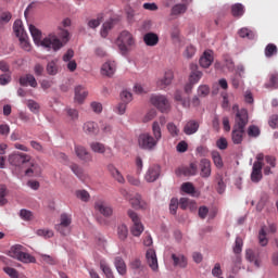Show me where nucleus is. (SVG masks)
<instances>
[{
    "mask_svg": "<svg viewBox=\"0 0 278 278\" xmlns=\"http://www.w3.org/2000/svg\"><path fill=\"white\" fill-rule=\"evenodd\" d=\"M83 129L88 136H96V134H99V125L94 122H86Z\"/></svg>",
    "mask_w": 278,
    "mask_h": 278,
    "instance_id": "32",
    "label": "nucleus"
},
{
    "mask_svg": "<svg viewBox=\"0 0 278 278\" xmlns=\"http://www.w3.org/2000/svg\"><path fill=\"white\" fill-rule=\"evenodd\" d=\"M29 31L35 45H41V47H45L46 49H53L54 51H60V49H62V47H64L66 42L71 40V35L66 29H61L59 31V37L55 36V34H50L43 40L42 33L38 28H36V26L30 25Z\"/></svg>",
    "mask_w": 278,
    "mask_h": 278,
    "instance_id": "1",
    "label": "nucleus"
},
{
    "mask_svg": "<svg viewBox=\"0 0 278 278\" xmlns=\"http://www.w3.org/2000/svg\"><path fill=\"white\" fill-rule=\"evenodd\" d=\"M242 247H244V241L240 237H237L235 241L233 253L237 255L242 253Z\"/></svg>",
    "mask_w": 278,
    "mask_h": 278,
    "instance_id": "51",
    "label": "nucleus"
},
{
    "mask_svg": "<svg viewBox=\"0 0 278 278\" xmlns=\"http://www.w3.org/2000/svg\"><path fill=\"white\" fill-rule=\"evenodd\" d=\"M90 149L93 153H99L100 155L106 153V157H112L114 155V153H112V148H108L105 144L99 141L91 142Z\"/></svg>",
    "mask_w": 278,
    "mask_h": 278,
    "instance_id": "11",
    "label": "nucleus"
},
{
    "mask_svg": "<svg viewBox=\"0 0 278 278\" xmlns=\"http://www.w3.org/2000/svg\"><path fill=\"white\" fill-rule=\"evenodd\" d=\"M194 53H197V48H194V46L192 45L187 46L184 52V58H187V60H190L191 58H194Z\"/></svg>",
    "mask_w": 278,
    "mask_h": 278,
    "instance_id": "52",
    "label": "nucleus"
},
{
    "mask_svg": "<svg viewBox=\"0 0 278 278\" xmlns=\"http://www.w3.org/2000/svg\"><path fill=\"white\" fill-rule=\"evenodd\" d=\"M211 155H212V160H213V162H214L216 168H223L224 163H223V157L220 156V152H218V151H213V152L211 153Z\"/></svg>",
    "mask_w": 278,
    "mask_h": 278,
    "instance_id": "44",
    "label": "nucleus"
},
{
    "mask_svg": "<svg viewBox=\"0 0 278 278\" xmlns=\"http://www.w3.org/2000/svg\"><path fill=\"white\" fill-rule=\"evenodd\" d=\"M129 203L135 210H149V203L142 200V195L138 193L129 199Z\"/></svg>",
    "mask_w": 278,
    "mask_h": 278,
    "instance_id": "15",
    "label": "nucleus"
},
{
    "mask_svg": "<svg viewBox=\"0 0 278 278\" xmlns=\"http://www.w3.org/2000/svg\"><path fill=\"white\" fill-rule=\"evenodd\" d=\"M90 108L96 114L103 112V104H101V102H91Z\"/></svg>",
    "mask_w": 278,
    "mask_h": 278,
    "instance_id": "63",
    "label": "nucleus"
},
{
    "mask_svg": "<svg viewBox=\"0 0 278 278\" xmlns=\"http://www.w3.org/2000/svg\"><path fill=\"white\" fill-rule=\"evenodd\" d=\"M240 38H248L249 40H253L255 38V31L251 30V28L243 27L238 31Z\"/></svg>",
    "mask_w": 278,
    "mask_h": 278,
    "instance_id": "40",
    "label": "nucleus"
},
{
    "mask_svg": "<svg viewBox=\"0 0 278 278\" xmlns=\"http://www.w3.org/2000/svg\"><path fill=\"white\" fill-rule=\"evenodd\" d=\"M118 24V18H110L106 22L102 24V27L100 29V36L101 38H105L110 35V31L114 29V26Z\"/></svg>",
    "mask_w": 278,
    "mask_h": 278,
    "instance_id": "16",
    "label": "nucleus"
},
{
    "mask_svg": "<svg viewBox=\"0 0 278 278\" xmlns=\"http://www.w3.org/2000/svg\"><path fill=\"white\" fill-rule=\"evenodd\" d=\"M245 260H248V262H253L256 268H260L262 264V261H260V254L251 249L245 251Z\"/></svg>",
    "mask_w": 278,
    "mask_h": 278,
    "instance_id": "28",
    "label": "nucleus"
},
{
    "mask_svg": "<svg viewBox=\"0 0 278 278\" xmlns=\"http://www.w3.org/2000/svg\"><path fill=\"white\" fill-rule=\"evenodd\" d=\"M262 162H254L251 173V181H253V184H260V181H262Z\"/></svg>",
    "mask_w": 278,
    "mask_h": 278,
    "instance_id": "17",
    "label": "nucleus"
},
{
    "mask_svg": "<svg viewBox=\"0 0 278 278\" xmlns=\"http://www.w3.org/2000/svg\"><path fill=\"white\" fill-rule=\"evenodd\" d=\"M25 251V248L21 244H16L11 247L9 251L10 257H13V260H20L21 255H23V252Z\"/></svg>",
    "mask_w": 278,
    "mask_h": 278,
    "instance_id": "35",
    "label": "nucleus"
},
{
    "mask_svg": "<svg viewBox=\"0 0 278 278\" xmlns=\"http://www.w3.org/2000/svg\"><path fill=\"white\" fill-rule=\"evenodd\" d=\"M41 260L46 264H50V266H55V264H58V260H55V257H53L51 255L41 254Z\"/></svg>",
    "mask_w": 278,
    "mask_h": 278,
    "instance_id": "58",
    "label": "nucleus"
},
{
    "mask_svg": "<svg viewBox=\"0 0 278 278\" xmlns=\"http://www.w3.org/2000/svg\"><path fill=\"white\" fill-rule=\"evenodd\" d=\"M231 14H232V16H237V17L243 16L244 15V5H242L241 3L233 4L231 7Z\"/></svg>",
    "mask_w": 278,
    "mask_h": 278,
    "instance_id": "43",
    "label": "nucleus"
},
{
    "mask_svg": "<svg viewBox=\"0 0 278 278\" xmlns=\"http://www.w3.org/2000/svg\"><path fill=\"white\" fill-rule=\"evenodd\" d=\"M108 170L112 175L113 179H115L118 184H125V177H123V174H121V170H118L114 164H109Z\"/></svg>",
    "mask_w": 278,
    "mask_h": 278,
    "instance_id": "29",
    "label": "nucleus"
},
{
    "mask_svg": "<svg viewBox=\"0 0 278 278\" xmlns=\"http://www.w3.org/2000/svg\"><path fill=\"white\" fill-rule=\"evenodd\" d=\"M46 71H47L48 75H55L56 73H59L60 67L58 66V62L50 61L47 64Z\"/></svg>",
    "mask_w": 278,
    "mask_h": 278,
    "instance_id": "46",
    "label": "nucleus"
},
{
    "mask_svg": "<svg viewBox=\"0 0 278 278\" xmlns=\"http://www.w3.org/2000/svg\"><path fill=\"white\" fill-rule=\"evenodd\" d=\"M277 53H278V48L275 43H268L265 47V56L273 58V55H277Z\"/></svg>",
    "mask_w": 278,
    "mask_h": 278,
    "instance_id": "45",
    "label": "nucleus"
},
{
    "mask_svg": "<svg viewBox=\"0 0 278 278\" xmlns=\"http://www.w3.org/2000/svg\"><path fill=\"white\" fill-rule=\"evenodd\" d=\"M265 88H278V74L273 73L269 75V83L265 84Z\"/></svg>",
    "mask_w": 278,
    "mask_h": 278,
    "instance_id": "48",
    "label": "nucleus"
},
{
    "mask_svg": "<svg viewBox=\"0 0 278 278\" xmlns=\"http://www.w3.org/2000/svg\"><path fill=\"white\" fill-rule=\"evenodd\" d=\"M177 175H184L185 177H192L197 175V164L191 163L189 166L180 167L176 170Z\"/></svg>",
    "mask_w": 278,
    "mask_h": 278,
    "instance_id": "21",
    "label": "nucleus"
},
{
    "mask_svg": "<svg viewBox=\"0 0 278 278\" xmlns=\"http://www.w3.org/2000/svg\"><path fill=\"white\" fill-rule=\"evenodd\" d=\"M94 210H96V212H99V214H102V216H105L106 218L112 216V214L114 212L112 210V206L108 205V203H105L102 200L96 201Z\"/></svg>",
    "mask_w": 278,
    "mask_h": 278,
    "instance_id": "14",
    "label": "nucleus"
},
{
    "mask_svg": "<svg viewBox=\"0 0 278 278\" xmlns=\"http://www.w3.org/2000/svg\"><path fill=\"white\" fill-rule=\"evenodd\" d=\"M30 161L31 156L22 152H13L8 156L9 164H11V166H15V168L27 166V163Z\"/></svg>",
    "mask_w": 278,
    "mask_h": 278,
    "instance_id": "6",
    "label": "nucleus"
},
{
    "mask_svg": "<svg viewBox=\"0 0 278 278\" xmlns=\"http://www.w3.org/2000/svg\"><path fill=\"white\" fill-rule=\"evenodd\" d=\"M86 97H88V90L86 87L78 85L75 87V101L77 103H84L86 101Z\"/></svg>",
    "mask_w": 278,
    "mask_h": 278,
    "instance_id": "25",
    "label": "nucleus"
},
{
    "mask_svg": "<svg viewBox=\"0 0 278 278\" xmlns=\"http://www.w3.org/2000/svg\"><path fill=\"white\" fill-rule=\"evenodd\" d=\"M115 112H116V114H119V116H123V114H125V112H127V103H125V102H119V103L115 106Z\"/></svg>",
    "mask_w": 278,
    "mask_h": 278,
    "instance_id": "61",
    "label": "nucleus"
},
{
    "mask_svg": "<svg viewBox=\"0 0 278 278\" xmlns=\"http://www.w3.org/2000/svg\"><path fill=\"white\" fill-rule=\"evenodd\" d=\"M116 45L123 55L129 53L131 48L136 46V39H134V35L128 30H123L117 37Z\"/></svg>",
    "mask_w": 278,
    "mask_h": 278,
    "instance_id": "4",
    "label": "nucleus"
},
{
    "mask_svg": "<svg viewBox=\"0 0 278 278\" xmlns=\"http://www.w3.org/2000/svg\"><path fill=\"white\" fill-rule=\"evenodd\" d=\"M188 11V5L186 4H175L172 8V14L173 16H179V14H186V12Z\"/></svg>",
    "mask_w": 278,
    "mask_h": 278,
    "instance_id": "39",
    "label": "nucleus"
},
{
    "mask_svg": "<svg viewBox=\"0 0 278 278\" xmlns=\"http://www.w3.org/2000/svg\"><path fill=\"white\" fill-rule=\"evenodd\" d=\"M212 62H214V52L207 50L200 58V66H202V68H210V66H212Z\"/></svg>",
    "mask_w": 278,
    "mask_h": 278,
    "instance_id": "20",
    "label": "nucleus"
},
{
    "mask_svg": "<svg viewBox=\"0 0 278 278\" xmlns=\"http://www.w3.org/2000/svg\"><path fill=\"white\" fill-rule=\"evenodd\" d=\"M117 236L122 241L127 240V236H129V229L127 228V225L121 224L117 227Z\"/></svg>",
    "mask_w": 278,
    "mask_h": 278,
    "instance_id": "38",
    "label": "nucleus"
},
{
    "mask_svg": "<svg viewBox=\"0 0 278 278\" xmlns=\"http://www.w3.org/2000/svg\"><path fill=\"white\" fill-rule=\"evenodd\" d=\"M157 177H160V166H152L148 169L144 179L149 184H153V181H156Z\"/></svg>",
    "mask_w": 278,
    "mask_h": 278,
    "instance_id": "26",
    "label": "nucleus"
},
{
    "mask_svg": "<svg viewBox=\"0 0 278 278\" xmlns=\"http://www.w3.org/2000/svg\"><path fill=\"white\" fill-rule=\"evenodd\" d=\"M182 192H186V194H194L197 190L194 189V185L192 182H185L181 185Z\"/></svg>",
    "mask_w": 278,
    "mask_h": 278,
    "instance_id": "50",
    "label": "nucleus"
},
{
    "mask_svg": "<svg viewBox=\"0 0 278 278\" xmlns=\"http://www.w3.org/2000/svg\"><path fill=\"white\" fill-rule=\"evenodd\" d=\"M150 101L160 112H168L170 110V102H168L166 96H152Z\"/></svg>",
    "mask_w": 278,
    "mask_h": 278,
    "instance_id": "9",
    "label": "nucleus"
},
{
    "mask_svg": "<svg viewBox=\"0 0 278 278\" xmlns=\"http://www.w3.org/2000/svg\"><path fill=\"white\" fill-rule=\"evenodd\" d=\"M146 260L148 266L153 273H157L160 270V265L157 264V254L155 253V250L149 249L146 253Z\"/></svg>",
    "mask_w": 278,
    "mask_h": 278,
    "instance_id": "10",
    "label": "nucleus"
},
{
    "mask_svg": "<svg viewBox=\"0 0 278 278\" xmlns=\"http://www.w3.org/2000/svg\"><path fill=\"white\" fill-rule=\"evenodd\" d=\"M261 131H260V127L255 126V125H251L248 128V136H250V138H257V136H260Z\"/></svg>",
    "mask_w": 278,
    "mask_h": 278,
    "instance_id": "55",
    "label": "nucleus"
},
{
    "mask_svg": "<svg viewBox=\"0 0 278 278\" xmlns=\"http://www.w3.org/2000/svg\"><path fill=\"white\" fill-rule=\"evenodd\" d=\"M198 94L200 97H207L210 94V86H207V85H200L198 87Z\"/></svg>",
    "mask_w": 278,
    "mask_h": 278,
    "instance_id": "59",
    "label": "nucleus"
},
{
    "mask_svg": "<svg viewBox=\"0 0 278 278\" xmlns=\"http://www.w3.org/2000/svg\"><path fill=\"white\" fill-rule=\"evenodd\" d=\"M4 273H7V275H9V277H11V278L18 277V271L12 267H4Z\"/></svg>",
    "mask_w": 278,
    "mask_h": 278,
    "instance_id": "64",
    "label": "nucleus"
},
{
    "mask_svg": "<svg viewBox=\"0 0 278 278\" xmlns=\"http://www.w3.org/2000/svg\"><path fill=\"white\" fill-rule=\"evenodd\" d=\"M20 84L22 86H30V88H38V81L31 74H26L25 76L20 77Z\"/></svg>",
    "mask_w": 278,
    "mask_h": 278,
    "instance_id": "27",
    "label": "nucleus"
},
{
    "mask_svg": "<svg viewBox=\"0 0 278 278\" xmlns=\"http://www.w3.org/2000/svg\"><path fill=\"white\" fill-rule=\"evenodd\" d=\"M18 262H23V264H36V257L24 251L22 252Z\"/></svg>",
    "mask_w": 278,
    "mask_h": 278,
    "instance_id": "42",
    "label": "nucleus"
},
{
    "mask_svg": "<svg viewBox=\"0 0 278 278\" xmlns=\"http://www.w3.org/2000/svg\"><path fill=\"white\" fill-rule=\"evenodd\" d=\"M127 214L134 224L130 229L132 236L137 238L142 236V231H144V226L142 225V222H140V216H138V213L134 212L132 210H128Z\"/></svg>",
    "mask_w": 278,
    "mask_h": 278,
    "instance_id": "7",
    "label": "nucleus"
},
{
    "mask_svg": "<svg viewBox=\"0 0 278 278\" xmlns=\"http://www.w3.org/2000/svg\"><path fill=\"white\" fill-rule=\"evenodd\" d=\"M174 266L186 268L188 266V258L184 254H172Z\"/></svg>",
    "mask_w": 278,
    "mask_h": 278,
    "instance_id": "31",
    "label": "nucleus"
},
{
    "mask_svg": "<svg viewBox=\"0 0 278 278\" xmlns=\"http://www.w3.org/2000/svg\"><path fill=\"white\" fill-rule=\"evenodd\" d=\"M143 42L147 47H155L160 42V37L155 33H147L143 36Z\"/></svg>",
    "mask_w": 278,
    "mask_h": 278,
    "instance_id": "30",
    "label": "nucleus"
},
{
    "mask_svg": "<svg viewBox=\"0 0 278 278\" xmlns=\"http://www.w3.org/2000/svg\"><path fill=\"white\" fill-rule=\"evenodd\" d=\"M152 134L143 132L139 135L138 137V144L140 149H143L144 151H153L155 147H157V142L162 140V128L160 127V123L154 122L152 124Z\"/></svg>",
    "mask_w": 278,
    "mask_h": 278,
    "instance_id": "3",
    "label": "nucleus"
},
{
    "mask_svg": "<svg viewBox=\"0 0 278 278\" xmlns=\"http://www.w3.org/2000/svg\"><path fill=\"white\" fill-rule=\"evenodd\" d=\"M65 112L72 121H77L79 118V112L75 109L66 108Z\"/></svg>",
    "mask_w": 278,
    "mask_h": 278,
    "instance_id": "57",
    "label": "nucleus"
},
{
    "mask_svg": "<svg viewBox=\"0 0 278 278\" xmlns=\"http://www.w3.org/2000/svg\"><path fill=\"white\" fill-rule=\"evenodd\" d=\"M75 197H76V199H79L84 203H88V201H90V193L85 189L76 190Z\"/></svg>",
    "mask_w": 278,
    "mask_h": 278,
    "instance_id": "41",
    "label": "nucleus"
},
{
    "mask_svg": "<svg viewBox=\"0 0 278 278\" xmlns=\"http://www.w3.org/2000/svg\"><path fill=\"white\" fill-rule=\"evenodd\" d=\"M27 108L30 110V112H34V114H38V112H40V104L34 100L28 101Z\"/></svg>",
    "mask_w": 278,
    "mask_h": 278,
    "instance_id": "56",
    "label": "nucleus"
},
{
    "mask_svg": "<svg viewBox=\"0 0 278 278\" xmlns=\"http://www.w3.org/2000/svg\"><path fill=\"white\" fill-rule=\"evenodd\" d=\"M190 71L191 73L189 75V81L197 85L198 81H201V78L203 77V72L199 71V65L194 63H191Z\"/></svg>",
    "mask_w": 278,
    "mask_h": 278,
    "instance_id": "19",
    "label": "nucleus"
},
{
    "mask_svg": "<svg viewBox=\"0 0 278 278\" xmlns=\"http://www.w3.org/2000/svg\"><path fill=\"white\" fill-rule=\"evenodd\" d=\"M258 242L261 247H266L268 244V238H266V228L262 227L258 232Z\"/></svg>",
    "mask_w": 278,
    "mask_h": 278,
    "instance_id": "49",
    "label": "nucleus"
},
{
    "mask_svg": "<svg viewBox=\"0 0 278 278\" xmlns=\"http://www.w3.org/2000/svg\"><path fill=\"white\" fill-rule=\"evenodd\" d=\"M37 236H40L41 238H53V230L39 229L37 230Z\"/></svg>",
    "mask_w": 278,
    "mask_h": 278,
    "instance_id": "62",
    "label": "nucleus"
},
{
    "mask_svg": "<svg viewBox=\"0 0 278 278\" xmlns=\"http://www.w3.org/2000/svg\"><path fill=\"white\" fill-rule=\"evenodd\" d=\"M71 223H73L71 215L66 213L61 214L60 224L55 225L56 231H59L61 236H68V233H71Z\"/></svg>",
    "mask_w": 278,
    "mask_h": 278,
    "instance_id": "8",
    "label": "nucleus"
},
{
    "mask_svg": "<svg viewBox=\"0 0 278 278\" xmlns=\"http://www.w3.org/2000/svg\"><path fill=\"white\" fill-rule=\"evenodd\" d=\"M232 110H237V112L231 138L233 144H241L244 136V127L249 125V111H247V109L239 110L238 105H233Z\"/></svg>",
    "mask_w": 278,
    "mask_h": 278,
    "instance_id": "2",
    "label": "nucleus"
},
{
    "mask_svg": "<svg viewBox=\"0 0 278 278\" xmlns=\"http://www.w3.org/2000/svg\"><path fill=\"white\" fill-rule=\"evenodd\" d=\"M100 268L102 273H104L105 278H116L114 277V271H112V268L108 264V261L100 260Z\"/></svg>",
    "mask_w": 278,
    "mask_h": 278,
    "instance_id": "36",
    "label": "nucleus"
},
{
    "mask_svg": "<svg viewBox=\"0 0 278 278\" xmlns=\"http://www.w3.org/2000/svg\"><path fill=\"white\" fill-rule=\"evenodd\" d=\"M166 127H167V131L172 136V138H177V136H179L180 130H179V127H177V125H175V123L169 122Z\"/></svg>",
    "mask_w": 278,
    "mask_h": 278,
    "instance_id": "47",
    "label": "nucleus"
},
{
    "mask_svg": "<svg viewBox=\"0 0 278 278\" xmlns=\"http://www.w3.org/2000/svg\"><path fill=\"white\" fill-rule=\"evenodd\" d=\"M74 151L78 159L81 160V162H85V164H89V162H92V154L86 149L84 146H75Z\"/></svg>",
    "mask_w": 278,
    "mask_h": 278,
    "instance_id": "12",
    "label": "nucleus"
},
{
    "mask_svg": "<svg viewBox=\"0 0 278 278\" xmlns=\"http://www.w3.org/2000/svg\"><path fill=\"white\" fill-rule=\"evenodd\" d=\"M114 266L118 273V275H127V264H125V261L123 257L117 256L114 261Z\"/></svg>",
    "mask_w": 278,
    "mask_h": 278,
    "instance_id": "34",
    "label": "nucleus"
},
{
    "mask_svg": "<svg viewBox=\"0 0 278 278\" xmlns=\"http://www.w3.org/2000/svg\"><path fill=\"white\" fill-rule=\"evenodd\" d=\"M199 122L190 119L184 126V134H186V136H192L193 134H197L199 131Z\"/></svg>",
    "mask_w": 278,
    "mask_h": 278,
    "instance_id": "22",
    "label": "nucleus"
},
{
    "mask_svg": "<svg viewBox=\"0 0 278 278\" xmlns=\"http://www.w3.org/2000/svg\"><path fill=\"white\" fill-rule=\"evenodd\" d=\"M178 207H179V200H177L176 198L172 199L169 203L170 214H174V215L177 214Z\"/></svg>",
    "mask_w": 278,
    "mask_h": 278,
    "instance_id": "60",
    "label": "nucleus"
},
{
    "mask_svg": "<svg viewBox=\"0 0 278 278\" xmlns=\"http://www.w3.org/2000/svg\"><path fill=\"white\" fill-rule=\"evenodd\" d=\"M101 23H103V14H98L96 18L88 20L87 27H89V29H97Z\"/></svg>",
    "mask_w": 278,
    "mask_h": 278,
    "instance_id": "37",
    "label": "nucleus"
},
{
    "mask_svg": "<svg viewBox=\"0 0 278 278\" xmlns=\"http://www.w3.org/2000/svg\"><path fill=\"white\" fill-rule=\"evenodd\" d=\"M212 175V162L207 159H203L200 162V176L203 177V179H207Z\"/></svg>",
    "mask_w": 278,
    "mask_h": 278,
    "instance_id": "18",
    "label": "nucleus"
},
{
    "mask_svg": "<svg viewBox=\"0 0 278 278\" xmlns=\"http://www.w3.org/2000/svg\"><path fill=\"white\" fill-rule=\"evenodd\" d=\"M121 99H122V103H126L127 105L128 103H131L134 98L131 96V92L124 90L121 92Z\"/></svg>",
    "mask_w": 278,
    "mask_h": 278,
    "instance_id": "54",
    "label": "nucleus"
},
{
    "mask_svg": "<svg viewBox=\"0 0 278 278\" xmlns=\"http://www.w3.org/2000/svg\"><path fill=\"white\" fill-rule=\"evenodd\" d=\"M215 182L217 184L216 190L218 194H224L225 190L227 189V185L225 184V178L223 177V174L217 173L215 175Z\"/></svg>",
    "mask_w": 278,
    "mask_h": 278,
    "instance_id": "33",
    "label": "nucleus"
},
{
    "mask_svg": "<svg viewBox=\"0 0 278 278\" xmlns=\"http://www.w3.org/2000/svg\"><path fill=\"white\" fill-rule=\"evenodd\" d=\"M26 166H29L25 170L27 177H38L40 175V165L36 164L34 161H29Z\"/></svg>",
    "mask_w": 278,
    "mask_h": 278,
    "instance_id": "24",
    "label": "nucleus"
},
{
    "mask_svg": "<svg viewBox=\"0 0 278 278\" xmlns=\"http://www.w3.org/2000/svg\"><path fill=\"white\" fill-rule=\"evenodd\" d=\"M116 73V63L109 61L105 62L101 67V75H104L105 77H112Z\"/></svg>",
    "mask_w": 278,
    "mask_h": 278,
    "instance_id": "23",
    "label": "nucleus"
},
{
    "mask_svg": "<svg viewBox=\"0 0 278 278\" xmlns=\"http://www.w3.org/2000/svg\"><path fill=\"white\" fill-rule=\"evenodd\" d=\"M13 30L20 40V45L24 51H31V45L29 43V37L23 27V21L16 20L13 24Z\"/></svg>",
    "mask_w": 278,
    "mask_h": 278,
    "instance_id": "5",
    "label": "nucleus"
},
{
    "mask_svg": "<svg viewBox=\"0 0 278 278\" xmlns=\"http://www.w3.org/2000/svg\"><path fill=\"white\" fill-rule=\"evenodd\" d=\"M71 170H72V173H74V175H76V177H78V179H84V169L81 167H79V165L72 164Z\"/></svg>",
    "mask_w": 278,
    "mask_h": 278,
    "instance_id": "53",
    "label": "nucleus"
},
{
    "mask_svg": "<svg viewBox=\"0 0 278 278\" xmlns=\"http://www.w3.org/2000/svg\"><path fill=\"white\" fill-rule=\"evenodd\" d=\"M173 79H175V74L173 71L165 72L164 76L157 80L156 86L160 88V90H164L168 88L173 84Z\"/></svg>",
    "mask_w": 278,
    "mask_h": 278,
    "instance_id": "13",
    "label": "nucleus"
}]
</instances>
